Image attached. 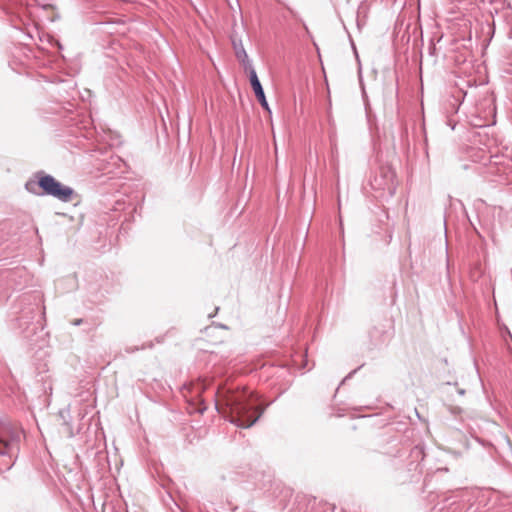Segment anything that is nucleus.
<instances>
[{
	"label": "nucleus",
	"mask_w": 512,
	"mask_h": 512,
	"mask_svg": "<svg viewBox=\"0 0 512 512\" xmlns=\"http://www.w3.org/2000/svg\"><path fill=\"white\" fill-rule=\"evenodd\" d=\"M227 405L230 412V422L241 428H249L254 425L262 410L254 404L252 393L243 391L232 394L227 399Z\"/></svg>",
	"instance_id": "1"
},
{
	"label": "nucleus",
	"mask_w": 512,
	"mask_h": 512,
	"mask_svg": "<svg viewBox=\"0 0 512 512\" xmlns=\"http://www.w3.org/2000/svg\"><path fill=\"white\" fill-rule=\"evenodd\" d=\"M25 189L34 195H48L62 202H69L74 190L57 181L53 176L43 171L35 173V179L25 183Z\"/></svg>",
	"instance_id": "2"
},
{
	"label": "nucleus",
	"mask_w": 512,
	"mask_h": 512,
	"mask_svg": "<svg viewBox=\"0 0 512 512\" xmlns=\"http://www.w3.org/2000/svg\"><path fill=\"white\" fill-rule=\"evenodd\" d=\"M371 188L378 192V197L390 198L396 192V174L391 167H380L370 181Z\"/></svg>",
	"instance_id": "3"
},
{
	"label": "nucleus",
	"mask_w": 512,
	"mask_h": 512,
	"mask_svg": "<svg viewBox=\"0 0 512 512\" xmlns=\"http://www.w3.org/2000/svg\"><path fill=\"white\" fill-rule=\"evenodd\" d=\"M8 428L0 423V455H8L10 458L18 451V441L13 437L7 440Z\"/></svg>",
	"instance_id": "4"
},
{
	"label": "nucleus",
	"mask_w": 512,
	"mask_h": 512,
	"mask_svg": "<svg viewBox=\"0 0 512 512\" xmlns=\"http://www.w3.org/2000/svg\"><path fill=\"white\" fill-rule=\"evenodd\" d=\"M249 75V80H250V84L252 86V89L255 93V96L257 98V100L259 101V103L261 104L262 108L264 110H266L267 112L271 113V110H270V107H269V104L266 100V97H265V93H264V90H263V87L258 79V76H257V73L255 71L254 68H251L250 69V73H248Z\"/></svg>",
	"instance_id": "5"
},
{
	"label": "nucleus",
	"mask_w": 512,
	"mask_h": 512,
	"mask_svg": "<svg viewBox=\"0 0 512 512\" xmlns=\"http://www.w3.org/2000/svg\"><path fill=\"white\" fill-rule=\"evenodd\" d=\"M234 49H235V55H236L237 59L241 62L245 71L247 73H250V69L254 68V67H253L251 61L249 60L248 54L246 53L244 47L241 44L239 46L234 44Z\"/></svg>",
	"instance_id": "6"
},
{
	"label": "nucleus",
	"mask_w": 512,
	"mask_h": 512,
	"mask_svg": "<svg viewBox=\"0 0 512 512\" xmlns=\"http://www.w3.org/2000/svg\"><path fill=\"white\" fill-rule=\"evenodd\" d=\"M81 322H82V320H81V319H78V320H76V321L74 322V324H75V325H80V324H81Z\"/></svg>",
	"instance_id": "7"
},
{
	"label": "nucleus",
	"mask_w": 512,
	"mask_h": 512,
	"mask_svg": "<svg viewBox=\"0 0 512 512\" xmlns=\"http://www.w3.org/2000/svg\"><path fill=\"white\" fill-rule=\"evenodd\" d=\"M464 393H465V390H463V389L459 390V394L464 395Z\"/></svg>",
	"instance_id": "8"
},
{
	"label": "nucleus",
	"mask_w": 512,
	"mask_h": 512,
	"mask_svg": "<svg viewBox=\"0 0 512 512\" xmlns=\"http://www.w3.org/2000/svg\"><path fill=\"white\" fill-rule=\"evenodd\" d=\"M415 451H416V453H418V454L422 453V451H421L420 449H418V448H416V450H415Z\"/></svg>",
	"instance_id": "9"
},
{
	"label": "nucleus",
	"mask_w": 512,
	"mask_h": 512,
	"mask_svg": "<svg viewBox=\"0 0 512 512\" xmlns=\"http://www.w3.org/2000/svg\"><path fill=\"white\" fill-rule=\"evenodd\" d=\"M60 416L64 418L63 414H64V411H60Z\"/></svg>",
	"instance_id": "10"
},
{
	"label": "nucleus",
	"mask_w": 512,
	"mask_h": 512,
	"mask_svg": "<svg viewBox=\"0 0 512 512\" xmlns=\"http://www.w3.org/2000/svg\"><path fill=\"white\" fill-rule=\"evenodd\" d=\"M353 373H356V370H353V372H350L349 376L353 375Z\"/></svg>",
	"instance_id": "11"
},
{
	"label": "nucleus",
	"mask_w": 512,
	"mask_h": 512,
	"mask_svg": "<svg viewBox=\"0 0 512 512\" xmlns=\"http://www.w3.org/2000/svg\"><path fill=\"white\" fill-rule=\"evenodd\" d=\"M353 373H356V370H353V372H350L349 376L353 375Z\"/></svg>",
	"instance_id": "12"
}]
</instances>
